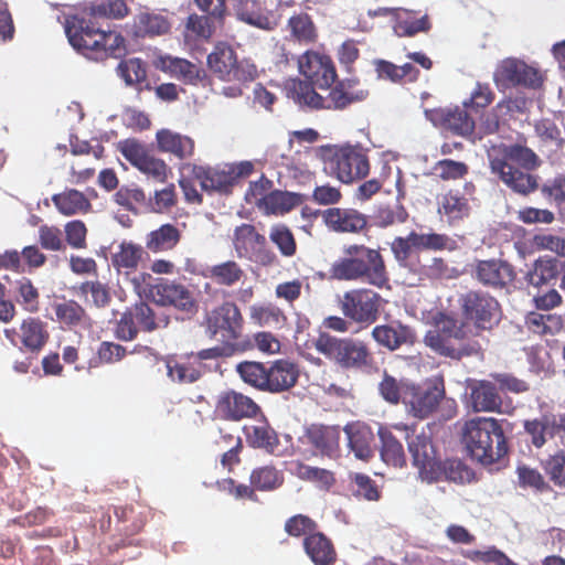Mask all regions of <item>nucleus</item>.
<instances>
[{
    "label": "nucleus",
    "mask_w": 565,
    "mask_h": 565,
    "mask_svg": "<svg viewBox=\"0 0 565 565\" xmlns=\"http://www.w3.org/2000/svg\"><path fill=\"white\" fill-rule=\"evenodd\" d=\"M341 429L339 426L322 424L310 425L305 433L308 444L318 450L322 456L334 458L340 450Z\"/></svg>",
    "instance_id": "obj_27"
},
{
    "label": "nucleus",
    "mask_w": 565,
    "mask_h": 565,
    "mask_svg": "<svg viewBox=\"0 0 565 565\" xmlns=\"http://www.w3.org/2000/svg\"><path fill=\"white\" fill-rule=\"evenodd\" d=\"M438 480L445 479L448 481L465 483L473 479V471L463 463L460 459L439 460Z\"/></svg>",
    "instance_id": "obj_57"
},
{
    "label": "nucleus",
    "mask_w": 565,
    "mask_h": 565,
    "mask_svg": "<svg viewBox=\"0 0 565 565\" xmlns=\"http://www.w3.org/2000/svg\"><path fill=\"white\" fill-rule=\"evenodd\" d=\"M534 131L539 138V150L551 162L561 159L565 147V138L556 122L550 118H542L534 124Z\"/></svg>",
    "instance_id": "obj_24"
},
{
    "label": "nucleus",
    "mask_w": 565,
    "mask_h": 565,
    "mask_svg": "<svg viewBox=\"0 0 565 565\" xmlns=\"http://www.w3.org/2000/svg\"><path fill=\"white\" fill-rule=\"evenodd\" d=\"M315 86L307 81H292L289 87V96L300 107L323 109L326 98L315 90Z\"/></svg>",
    "instance_id": "obj_47"
},
{
    "label": "nucleus",
    "mask_w": 565,
    "mask_h": 565,
    "mask_svg": "<svg viewBox=\"0 0 565 565\" xmlns=\"http://www.w3.org/2000/svg\"><path fill=\"white\" fill-rule=\"evenodd\" d=\"M288 25L292 36L299 42L311 43L316 41V26L307 13L292 15L288 21Z\"/></svg>",
    "instance_id": "obj_59"
},
{
    "label": "nucleus",
    "mask_w": 565,
    "mask_h": 565,
    "mask_svg": "<svg viewBox=\"0 0 565 565\" xmlns=\"http://www.w3.org/2000/svg\"><path fill=\"white\" fill-rule=\"evenodd\" d=\"M170 26V22L162 14L141 10L134 17L131 31L135 38H153L168 33Z\"/></svg>",
    "instance_id": "obj_32"
},
{
    "label": "nucleus",
    "mask_w": 565,
    "mask_h": 565,
    "mask_svg": "<svg viewBox=\"0 0 565 565\" xmlns=\"http://www.w3.org/2000/svg\"><path fill=\"white\" fill-rule=\"evenodd\" d=\"M470 397L475 412H498L502 405L497 386L487 381L472 387Z\"/></svg>",
    "instance_id": "obj_42"
},
{
    "label": "nucleus",
    "mask_w": 565,
    "mask_h": 565,
    "mask_svg": "<svg viewBox=\"0 0 565 565\" xmlns=\"http://www.w3.org/2000/svg\"><path fill=\"white\" fill-rule=\"evenodd\" d=\"M181 239L180 230L172 224H163L149 232L146 236V248L151 253L172 250Z\"/></svg>",
    "instance_id": "obj_40"
},
{
    "label": "nucleus",
    "mask_w": 565,
    "mask_h": 565,
    "mask_svg": "<svg viewBox=\"0 0 565 565\" xmlns=\"http://www.w3.org/2000/svg\"><path fill=\"white\" fill-rule=\"evenodd\" d=\"M169 71L188 84H196L205 76V72L195 64L183 58H171L168 65Z\"/></svg>",
    "instance_id": "obj_60"
},
{
    "label": "nucleus",
    "mask_w": 565,
    "mask_h": 565,
    "mask_svg": "<svg viewBox=\"0 0 565 565\" xmlns=\"http://www.w3.org/2000/svg\"><path fill=\"white\" fill-rule=\"evenodd\" d=\"M467 109L459 106L425 109V116L434 126L468 138L473 134L476 122Z\"/></svg>",
    "instance_id": "obj_19"
},
{
    "label": "nucleus",
    "mask_w": 565,
    "mask_h": 565,
    "mask_svg": "<svg viewBox=\"0 0 565 565\" xmlns=\"http://www.w3.org/2000/svg\"><path fill=\"white\" fill-rule=\"evenodd\" d=\"M259 412L254 399L234 390L220 393L215 401L214 414L222 419L238 422L255 417Z\"/></svg>",
    "instance_id": "obj_20"
},
{
    "label": "nucleus",
    "mask_w": 565,
    "mask_h": 565,
    "mask_svg": "<svg viewBox=\"0 0 565 565\" xmlns=\"http://www.w3.org/2000/svg\"><path fill=\"white\" fill-rule=\"evenodd\" d=\"M236 372L244 383L258 391L267 392V364L256 361H243L236 365Z\"/></svg>",
    "instance_id": "obj_48"
},
{
    "label": "nucleus",
    "mask_w": 565,
    "mask_h": 565,
    "mask_svg": "<svg viewBox=\"0 0 565 565\" xmlns=\"http://www.w3.org/2000/svg\"><path fill=\"white\" fill-rule=\"evenodd\" d=\"M350 479V491L358 499H364L367 501H377L381 498V491L375 481L365 473H351Z\"/></svg>",
    "instance_id": "obj_54"
},
{
    "label": "nucleus",
    "mask_w": 565,
    "mask_h": 565,
    "mask_svg": "<svg viewBox=\"0 0 565 565\" xmlns=\"http://www.w3.org/2000/svg\"><path fill=\"white\" fill-rule=\"evenodd\" d=\"M543 469L556 486H565V450H558L543 462Z\"/></svg>",
    "instance_id": "obj_64"
},
{
    "label": "nucleus",
    "mask_w": 565,
    "mask_h": 565,
    "mask_svg": "<svg viewBox=\"0 0 565 565\" xmlns=\"http://www.w3.org/2000/svg\"><path fill=\"white\" fill-rule=\"evenodd\" d=\"M267 392L277 394L292 388L299 377V367L295 362L279 359L268 364Z\"/></svg>",
    "instance_id": "obj_28"
},
{
    "label": "nucleus",
    "mask_w": 565,
    "mask_h": 565,
    "mask_svg": "<svg viewBox=\"0 0 565 565\" xmlns=\"http://www.w3.org/2000/svg\"><path fill=\"white\" fill-rule=\"evenodd\" d=\"M424 343L435 353L457 361L481 352L471 326L445 313L438 315L435 328L427 331Z\"/></svg>",
    "instance_id": "obj_3"
},
{
    "label": "nucleus",
    "mask_w": 565,
    "mask_h": 565,
    "mask_svg": "<svg viewBox=\"0 0 565 565\" xmlns=\"http://www.w3.org/2000/svg\"><path fill=\"white\" fill-rule=\"evenodd\" d=\"M315 349L343 370L364 371L374 364L369 345L353 338H337L322 332L313 342Z\"/></svg>",
    "instance_id": "obj_6"
},
{
    "label": "nucleus",
    "mask_w": 565,
    "mask_h": 565,
    "mask_svg": "<svg viewBox=\"0 0 565 565\" xmlns=\"http://www.w3.org/2000/svg\"><path fill=\"white\" fill-rule=\"evenodd\" d=\"M52 201L58 212L67 216L86 213L92 207L85 194L75 189H68L62 193L54 194Z\"/></svg>",
    "instance_id": "obj_43"
},
{
    "label": "nucleus",
    "mask_w": 565,
    "mask_h": 565,
    "mask_svg": "<svg viewBox=\"0 0 565 565\" xmlns=\"http://www.w3.org/2000/svg\"><path fill=\"white\" fill-rule=\"evenodd\" d=\"M462 443L470 457L483 466L499 462L509 450L500 422L493 417H475L465 423Z\"/></svg>",
    "instance_id": "obj_4"
},
{
    "label": "nucleus",
    "mask_w": 565,
    "mask_h": 565,
    "mask_svg": "<svg viewBox=\"0 0 565 565\" xmlns=\"http://www.w3.org/2000/svg\"><path fill=\"white\" fill-rule=\"evenodd\" d=\"M545 75L541 70L515 57L502 60L493 72V82L500 92L523 87L537 90L543 87Z\"/></svg>",
    "instance_id": "obj_9"
},
{
    "label": "nucleus",
    "mask_w": 565,
    "mask_h": 565,
    "mask_svg": "<svg viewBox=\"0 0 565 565\" xmlns=\"http://www.w3.org/2000/svg\"><path fill=\"white\" fill-rule=\"evenodd\" d=\"M382 297L366 288L352 289L343 294L340 308L345 318L370 326L379 319Z\"/></svg>",
    "instance_id": "obj_13"
},
{
    "label": "nucleus",
    "mask_w": 565,
    "mask_h": 565,
    "mask_svg": "<svg viewBox=\"0 0 565 565\" xmlns=\"http://www.w3.org/2000/svg\"><path fill=\"white\" fill-rule=\"evenodd\" d=\"M328 228L337 233L361 234L369 228V217L356 209L330 207L322 213Z\"/></svg>",
    "instance_id": "obj_21"
},
{
    "label": "nucleus",
    "mask_w": 565,
    "mask_h": 565,
    "mask_svg": "<svg viewBox=\"0 0 565 565\" xmlns=\"http://www.w3.org/2000/svg\"><path fill=\"white\" fill-rule=\"evenodd\" d=\"M561 273V263L556 258L540 257L527 274L530 285L540 287L556 279Z\"/></svg>",
    "instance_id": "obj_51"
},
{
    "label": "nucleus",
    "mask_w": 565,
    "mask_h": 565,
    "mask_svg": "<svg viewBox=\"0 0 565 565\" xmlns=\"http://www.w3.org/2000/svg\"><path fill=\"white\" fill-rule=\"evenodd\" d=\"M146 256L147 252L141 245L124 241L111 255V264L119 274L128 275L137 270Z\"/></svg>",
    "instance_id": "obj_33"
},
{
    "label": "nucleus",
    "mask_w": 565,
    "mask_h": 565,
    "mask_svg": "<svg viewBox=\"0 0 565 565\" xmlns=\"http://www.w3.org/2000/svg\"><path fill=\"white\" fill-rule=\"evenodd\" d=\"M203 276L211 278L217 285L233 287L245 277V271L237 262L225 260L209 267Z\"/></svg>",
    "instance_id": "obj_45"
},
{
    "label": "nucleus",
    "mask_w": 565,
    "mask_h": 565,
    "mask_svg": "<svg viewBox=\"0 0 565 565\" xmlns=\"http://www.w3.org/2000/svg\"><path fill=\"white\" fill-rule=\"evenodd\" d=\"M300 73L307 82L320 89H328L335 82L338 75L332 58L329 55L308 51L298 60Z\"/></svg>",
    "instance_id": "obj_18"
},
{
    "label": "nucleus",
    "mask_w": 565,
    "mask_h": 565,
    "mask_svg": "<svg viewBox=\"0 0 565 565\" xmlns=\"http://www.w3.org/2000/svg\"><path fill=\"white\" fill-rule=\"evenodd\" d=\"M118 149L124 158L141 173L156 182L163 183L170 173L164 160L149 153L146 147L136 139H125L119 142Z\"/></svg>",
    "instance_id": "obj_15"
},
{
    "label": "nucleus",
    "mask_w": 565,
    "mask_h": 565,
    "mask_svg": "<svg viewBox=\"0 0 565 565\" xmlns=\"http://www.w3.org/2000/svg\"><path fill=\"white\" fill-rule=\"evenodd\" d=\"M488 159L491 172L512 191L526 195L537 189V178L530 171L539 168L541 161L532 149L520 145L493 146Z\"/></svg>",
    "instance_id": "obj_2"
},
{
    "label": "nucleus",
    "mask_w": 565,
    "mask_h": 565,
    "mask_svg": "<svg viewBox=\"0 0 565 565\" xmlns=\"http://www.w3.org/2000/svg\"><path fill=\"white\" fill-rule=\"evenodd\" d=\"M471 276L483 287L501 290L516 278L514 266L502 258L478 259L472 265Z\"/></svg>",
    "instance_id": "obj_16"
},
{
    "label": "nucleus",
    "mask_w": 565,
    "mask_h": 565,
    "mask_svg": "<svg viewBox=\"0 0 565 565\" xmlns=\"http://www.w3.org/2000/svg\"><path fill=\"white\" fill-rule=\"evenodd\" d=\"M408 218V212L403 204L380 207L374 215V224L377 227L386 228L395 224H403Z\"/></svg>",
    "instance_id": "obj_62"
},
{
    "label": "nucleus",
    "mask_w": 565,
    "mask_h": 565,
    "mask_svg": "<svg viewBox=\"0 0 565 565\" xmlns=\"http://www.w3.org/2000/svg\"><path fill=\"white\" fill-rule=\"evenodd\" d=\"M167 375L179 384L194 383L205 373L204 364H199L194 353L170 355L166 359Z\"/></svg>",
    "instance_id": "obj_26"
},
{
    "label": "nucleus",
    "mask_w": 565,
    "mask_h": 565,
    "mask_svg": "<svg viewBox=\"0 0 565 565\" xmlns=\"http://www.w3.org/2000/svg\"><path fill=\"white\" fill-rule=\"evenodd\" d=\"M56 320L68 328L89 324L86 310L75 300H63L53 305Z\"/></svg>",
    "instance_id": "obj_46"
},
{
    "label": "nucleus",
    "mask_w": 565,
    "mask_h": 565,
    "mask_svg": "<svg viewBox=\"0 0 565 565\" xmlns=\"http://www.w3.org/2000/svg\"><path fill=\"white\" fill-rule=\"evenodd\" d=\"M191 169V175L196 180L201 189L206 192H218L228 194L234 186V177L227 169H218L212 167L188 164Z\"/></svg>",
    "instance_id": "obj_25"
},
{
    "label": "nucleus",
    "mask_w": 565,
    "mask_h": 565,
    "mask_svg": "<svg viewBox=\"0 0 565 565\" xmlns=\"http://www.w3.org/2000/svg\"><path fill=\"white\" fill-rule=\"evenodd\" d=\"M445 394L444 379L437 376L426 381L423 385H406L403 403L411 415L418 419H425L438 408Z\"/></svg>",
    "instance_id": "obj_12"
},
{
    "label": "nucleus",
    "mask_w": 565,
    "mask_h": 565,
    "mask_svg": "<svg viewBox=\"0 0 565 565\" xmlns=\"http://www.w3.org/2000/svg\"><path fill=\"white\" fill-rule=\"evenodd\" d=\"M50 338L46 323L40 318L29 317L20 327V339L23 348L32 353L40 352Z\"/></svg>",
    "instance_id": "obj_38"
},
{
    "label": "nucleus",
    "mask_w": 565,
    "mask_h": 565,
    "mask_svg": "<svg viewBox=\"0 0 565 565\" xmlns=\"http://www.w3.org/2000/svg\"><path fill=\"white\" fill-rule=\"evenodd\" d=\"M412 241L416 245V250H454L456 248V242L446 234L412 231Z\"/></svg>",
    "instance_id": "obj_52"
},
{
    "label": "nucleus",
    "mask_w": 565,
    "mask_h": 565,
    "mask_svg": "<svg viewBox=\"0 0 565 565\" xmlns=\"http://www.w3.org/2000/svg\"><path fill=\"white\" fill-rule=\"evenodd\" d=\"M344 253L349 257L364 258L365 263L372 267V275L375 282H377V280L380 281V278H382V268H385V264L379 250L369 248L364 245L353 244L348 246L344 249Z\"/></svg>",
    "instance_id": "obj_58"
},
{
    "label": "nucleus",
    "mask_w": 565,
    "mask_h": 565,
    "mask_svg": "<svg viewBox=\"0 0 565 565\" xmlns=\"http://www.w3.org/2000/svg\"><path fill=\"white\" fill-rule=\"evenodd\" d=\"M157 148L160 152L170 153L184 160L194 154L195 142L186 136L170 129H160L156 134Z\"/></svg>",
    "instance_id": "obj_29"
},
{
    "label": "nucleus",
    "mask_w": 565,
    "mask_h": 565,
    "mask_svg": "<svg viewBox=\"0 0 565 565\" xmlns=\"http://www.w3.org/2000/svg\"><path fill=\"white\" fill-rule=\"evenodd\" d=\"M150 295L156 305L173 307L185 313L194 312L198 307L192 292L184 285L174 280L160 279L151 286Z\"/></svg>",
    "instance_id": "obj_17"
},
{
    "label": "nucleus",
    "mask_w": 565,
    "mask_h": 565,
    "mask_svg": "<svg viewBox=\"0 0 565 565\" xmlns=\"http://www.w3.org/2000/svg\"><path fill=\"white\" fill-rule=\"evenodd\" d=\"M285 532L292 537H307L318 530V523L305 514L288 518L284 525Z\"/></svg>",
    "instance_id": "obj_63"
},
{
    "label": "nucleus",
    "mask_w": 565,
    "mask_h": 565,
    "mask_svg": "<svg viewBox=\"0 0 565 565\" xmlns=\"http://www.w3.org/2000/svg\"><path fill=\"white\" fill-rule=\"evenodd\" d=\"M332 278L339 280H356L364 278L369 284L374 285L379 288L387 284L388 277L386 269L382 268V278L375 282L372 275V267L365 263L364 258L360 257H345L333 263L330 268Z\"/></svg>",
    "instance_id": "obj_22"
},
{
    "label": "nucleus",
    "mask_w": 565,
    "mask_h": 565,
    "mask_svg": "<svg viewBox=\"0 0 565 565\" xmlns=\"http://www.w3.org/2000/svg\"><path fill=\"white\" fill-rule=\"evenodd\" d=\"M210 71L222 81L252 82L257 76V67L247 60H237L232 46L217 43L207 55Z\"/></svg>",
    "instance_id": "obj_10"
},
{
    "label": "nucleus",
    "mask_w": 565,
    "mask_h": 565,
    "mask_svg": "<svg viewBox=\"0 0 565 565\" xmlns=\"http://www.w3.org/2000/svg\"><path fill=\"white\" fill-rule=\"evenodd\" d=\"M17 292H18V301L21 303L28 312L35 313L40 309V294L38 288L32 284V281L22 277L17 280Z\"/></svg>",
    "instance_id": "obj_61"
},
{
    "label": "nucleus",
    "mask_w": 565,
    "mask_h": 565,
    "mask_svg": "<svg viewBox=\"0 0 565 565\" xmlns=\"http://www.w3.org/2000/svg\"><path fill=\"white\" fill-rule=\"evenodd\" d=\"M302 546L315 565H334L337 562V551L332 541L318 530L303 539Z\"/></svg>",
    "instance_id": "obj_31"
},
{
    "label": "nucleus",
    "mask_w": 565,
    "mask_h": 565,
    "mask_svg": "<svg viewBox=\"0 0 565 565\" xmlns=\"http://www.w3.org/2000/svg\"><path fill=\"white\" fill-rule=\"evenodd\" d=\"M300 196L288 191L274 190L265 198L259 210L265 214L284 215L300 204Z\"/></svg>",
    "instance_id": "obj_49"
},
{
    "label": "nucleus",
    "mask_w": 565,
    "mask_h": 565,
    "mask_svg": "<svg viewBox=\"0 0 565 565\" xmlns=\"http://www.w3.org/2000/svg\"><path fill=\"white\" fill-rule=\"evenodd\" d=\"M348 435L349 447L355 457L367 461L374 455V434L370 426L352 424L344 428Z\"/></svg>",
    "instance_id": "obj_35"
},
{
    "label": "nucleus",
    "mask_w": 565,
    "mask_h": 565,
    "mask_svg": "<svg viewBox=\"0 0 565 565\" xmlns=\"http://www.w3.org/2000/svg\"><path fill=\"white\" fill-rule=\"evenodd\" d=\"M243 326L242 312L233 301H224L205 315L206 331L212 335L220 334L226 342L238 340Z\"/></svg>",
    "instance_id": "obj_14"
},
{
    "label": "nucleus",
    "mask_w": 565,
    "mask_h": 565,
    "mask_svg": "<svg viewBox=\"0 0 565 565\" xmlns=\"http://www.w3.org/2000/svg\"><path fill=\"white\" fill-rule=\"evenodd\" d=\"M130 311L136 319L141 331L152 332L166 328L170 322V317L161 309H154L145 301L136 302Z\"/></svg>",
    "instance_id": "obj_39"
},
{
    "label": "nucleus",
    "mask_w": 565,
    "mask_h": 565,
    "mask_svg": "<svg viewBox=\"0 0 565 565\" xmlns=\"http://www.w3.org/2000/svg\"><path fill=\"white\" fill-rule=\"evenodd\" d=\"M373 340L388 351L398 350L402 345L413 344L415 334L413 330L405 324L397 323L380 324L373 328L371 333Z\"/></svg>",
    "instance_id": "obj_30"
},
{
    "label": "nucleus",
    "mask_w": 565,
    "mask_h": 565,
    "mask_svg": "<svg viewBox=\"0 0 565 565\" xmlns=\"http://www.w3.org/2000/svg\"><path fill=\"white\" fill-rule=\"evenodd\" d=\"M233 247L239 258L248 259L263 267L279 264L278 256L267 247L266 237L252 224L243 223L233 233Z\"/></svg>",
    "instance_id": "obj_11"
},
{
    "label": "nucleus",
    "mask_w": 565,
    "mask_h": 565,
    "mask_svg": "<svg viewBox=\"0 0 565 565\" xmlns=\"http://www.w3.org/2000/svg\"><path fill=\"white\" fill-rule=\"evenodd\" d=\"M284 472L273 465L255 468L249 482L257 491H274L284 484Z\"/></svg>",
    "instance_id": "obj_50"
},
{
    "label": "nucleus",
    "mask_w": 565,
    "mask_h": 565,
    "mask_svg": "<svg viewBox=\"0 0 565 565\" xmlns=\"http://www.w3.org/2000/svg\"><path fill=\"white\" fill-rule=\"evenodd\" d=\"M392 427L380 426L377 435L381 440L380 455L382 460L392 467L403 468L406 466V454L402 443L393 434Z\"/></svg>",
    "instance_id": "obj_36"
},
{
    "label": "nucleus",
    "mask_w": 565,
    "mask_h": 565,
    "mask_svg": "<svg viewBox=\"0 0 565 565\" xmlns=\"http://www.w3.org/2000/svg\"><path fill=\"white\" fill-rule=\"evenodd\" d=\"M555 427V415L551 413H545L537 418L527 419L523 425L532 446L536 449L543 448L548 439L556 436Z\"/></svg>",
    "instance_id": "obj_37"
},
{
    "label": "nucleus",
    "mask_w": 565,
    "mask_h": 565,
    "mask_svg": "<svg viewBox=\"0 0 565 565\" xmlns=\"http://www.w3.org/2000/svg\"><path fill=\"white\" fill-rule=\"evenodd\" d=\"M224 18H216L210 14L199 15L192 13L188 17L185 29L191 32L195 39L210 40L215 31V22L223 24Z\"/></svg>",
    "instance_id": "obj_53"
},
{
    "label": "nucleus",
    "mask_w": 565,
    "mask_h": 565,
    "mask_svg": "<svg viewBox=\"0 0 565 565\" xmlns=\"http://www.w3.org/2000/svg\"><path fill=\"white\" fill-rule=\"evenodd\" d=\"M97 18L90 15V7L65 18L64 29L72 47L96 62L125 55V38L116 31L102 30Z\"/></svg>",
    "instance_id": "obj_1"
},
{
    "label": "nucleus",
    "mask_w": 565,
    "mask_h": 565,
    "mask_svg": "<svg viewBox=\"0 0 565 565\" xmlns=\"http://www.w3.org/2000/svg\"><path fill=\"white\" fill-rule=\"evenodd\" d=\"M245 435L250 447L263 449L269 455H279L278 434L267 422L245 427Z\"/></svg>",
    "instance_id": "obj_34"
},
{
    "label": "nucleus",
    "mask_w": 565,
    "mask_h": 565,
    "mask_svg": "<svg viewBox=\"0 0 565 565\" xmlns=\"http://www.w3.org/2000/svg\"><path fill=\"white\" fill-rule=\"evenodd\" d=\"M116 71L118 76L124 79L128 86L141 84L147 78L146 63L138 57L122 60Z\"/></svg>",
    "instance_id": "obj_56"
},
{
    "label": "nucleus",
    "mask_w": 565,
    "mask_h": 565,
    "mask_svg": "<svg viewBox=\"0 0 565 565\" xmlns=\"http://www.w3.org/2000/svg\"><path fill=\"white\" fill-rule=\"evenodd\" d=\"M393 428L405 433L408 451L413 465L418 469L419 477L427 482L438 481L439 458L431 436L425 431L414 435V429L402 423L394 424Z\"/></svg>",
    "instance_id": "obj_8"
},
{
    "label": "nucleus",
    "mask_w": 565,
    "mask_h": 565,
    "mask_svg": "<svg viewBox=\"0 0 565 565\" xmlns=\"http://www.w3.org/2000/svg\"><path fill=\"white\" fill-rule=\"evenodd\" d=\"M269 239L281 256L290 258L297 253V242L291 230L285 224H277L269 230Z\"/></svg>",
    "instance_id": "obj_55"
},
{
    "label": "nucleus",
    "mask_w": 565,
    "mask_h": 565,
    "mask_svg": "<svg viewBox=\"0 0 565 565\" xmlns=\"http://www.w3.org/2000/svg\"><path fill=\"white\" fill-rule=\"evenodd\" d=\"M438 212L449 224L461 221L470 213L468 199L458 191H449L443 195Z\"/></svg>",
    "instance_id": "obj_44"
},
{
    "label": "nucleus",
    "mask_w": 565,
    "mask_h": 565,
    "mask_svg": "<svg viewBox=\"0 0 565 565\" xmlns=\"http://www.w3.org/2000/svg\"><path fill=\"white\" fill-rule=\"evenodd\" d=\"M324 108L342 110L352 104L363 102L369 96V90L361 87L359 79L345 78L331 85Z\"/></svg>",
    "instance_id": "obj_23"
},
{
    "label": "nucleus",
    "mask_w": 565,
    "mask_h": 565,
    "mask_svg": "<svg viewBox=\"0 0 565 565\" xmlns=\"http://www.w3.org/2000/svg\"><path fill=\"white\" fill-rule=\"evenodd\" d=\"M319 158L328 173L343 183L360 180L370 171L367 150L360 145H324Z\"/></svg>",
    "instance_id": "obj_5"
},
{
    "label": "nucleus",
    "mask_w": 565,
    "mask_h": 565,
    "mask_svg": "<svg viewBox=\"0 0 565 565\" xmlns=\"http://www.w3.org/2000/svg\"><path fill=\"white\" fill-rule=\"evenodd\" d=\"M292 475L298 479L311 482L320 490L328 491L335 483L334 472L324 468L312 467L299 460L292 462Z\"/></svg>",
    "instance_id": "obj_41"
},
{
    "label": "nucleus",
    "mask_w": 565,
    "mask_h": 565,
    "mask_svg": "<svg viewBox=\"0 0 565 565\" xmlns=\"http://www.w3.org/2000/svg\"><path fill=\"white\" fill-rule=\"evenodd\" d=\"M459 305L462 322L478 331L491 330L500 321L501 306L490 294L482 290H469L461 295ZM477 333L476 335H478Z\"/></svg>",
    "instance_id": "obj_7"
}]
</instances>
